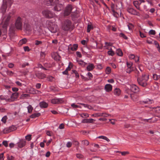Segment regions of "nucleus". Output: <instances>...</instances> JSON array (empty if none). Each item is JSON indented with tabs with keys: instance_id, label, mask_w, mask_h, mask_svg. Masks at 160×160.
I'll return each instance as SVG.
<instances>
[{
	"instance_id": "f257e3e1",
	"label": "nucleus",
	"mask_w": 160,
	"mask_h": 160,
	"mask_svg": "<svg viewBox=\"0 0 160 160\" xmlns=\"http://www.w3.org/2000/svg\"><path fill=\"white\" fill-rule=\"evenodd\" d=\"M42 19L38 16H36L34 19V20L36 22L34 27V33L37 35H40L42 33V30L41 28L42 25L43 24Z\"/></svg>"
},
{
	"instance_id": "f03ea898",
	"label": "nucleus",
	"mask_w": 160,
	"mask_h": 160,
	"mask_svg": "<svg viewBox=\"0 0 160 160\" xmlns=\"http://www.w3.org/2000/svg\"><path fill=\"white\" fill-rule=\"evenodd\" d=\"M58 0H46V4L48 6L55 5L54 10L58 11H60L63 8L62 5L58 3Z\"/></svg>"
},
{
	"instance_id": "7ed1b4c3",
	"label": "nucleus",
	"mask_w": 160,
	"mask_h": 160,
	"mask_svg": "<svg viewBox=\"0 0 160 160\" xmlns=\"http://www.w3.org/2000/svg\"><path fill=\"white\" fill-rule=\"evenodd\" d=\"M148 79V76L145 74H142L141 78L138 77L137 81L140 85L143 87H145L147 85V81Z\"/></svg>"
},
{
	"instance_id": "20e7f679",
	"label": "nucleus",
	"mask_w": 160,
	"mask_h": 160,
	"mask_svg": "<svg viewBox=\"0 0 160 160\" xmlns=\"http://www.w3.org/2000/svg\"><path fill=\"white\" fill-rule=\"evenodd\" d=\"M71 25V21L68 19H66L62 23V29L64 31H68L70 29Z\"/></svg>"
},
{
	"instance_id": "39448f33",
	"label": "nucleus",
	"mask_w": 160,
	"mask_h": 160,
	"mask_svg": "<svg viewBox=\"0 0 160 160\" xmlns=\"http://www.w3.org/2000/svg\"><path fill=\"white\" fill-rule=\"evenodd\" d=\"M22 20L21 17H18L16 19L14 23L15 28L18 30H21L22 28Z\"/></svg>"
},
{
	"instance_id": "423d86ee",
	"label": "nucleus",
	"mask_w": 160,
	"mask_h": 160,
	"mask_svg": "<svg viewBox=\"0 0 160 160\" xmlns=\"http://www.w3.org/2000/svg\"><path fill=\"white\" fill-rule=\"evenodd\" d=\"M42 14L43 16L48 18H52L55 16V14L54 13L48 10H45L43 11Z\"/></svg>"
},
{
	"instance_id": "0eeeda50",
	"label": "nucleus",
	"mask_w": 160,
	"mask_h": 160,
	"mask_svg": "<svg viewBox=\"0 0 160 160\" xmlns=\"http://www.w3.org/2000/svg\"><path fill=\"white\" fill-rule=\"evenodd\" d=\"M72 6L71 5L68 4L65 8L64 12V15L65 16L69 15L71 13L72 9Z\"/></svg>"
},
{
	"instance_id": "6e6552de",
	"label": "nucleus",
	"mask_w": 160,
	"mask_h": 160,
	"mask_svg": "<svg viewBox=\"0 0 160 160\" xmlns=\"http://www.w3.org/2000/svg\"><path fill=\"white\" fill-rule=\"evenodd\" d=\"M127 11L129 13L131 14L139 16L140 14L139 13L137 12L136 10L134 9L133 8L129 7L127 8Z\"/></svg>"
},
{
	"instance_id": "1a4fd4ad",
	"label": "nucleus",
	"mask_w": 160,
	"mask_h": 160,
	"mask_svg": "<svg viewBox=\"0 0 160 160\" xmlns=\"http://www.w3.org/2000/svg\"><path fill=\"white\" fill-rule=\"evenodd\" d=\"M126 64L128 68L126 69V71L127 73H130L134 70V68L132 66V62H127Z\"/></svg>"
},
{
	"instance_id": "9d476101",
	"label": "nucleus",
	"mask_w": 160,
	"mask_h": 160,
	"mask_svg": "<svg viewBox=\"0 0 160 160\" xmlns=\"http://www.w3.org/2000/svg\"><path fill=\"white\" fill-rule=\"evenodd\" d=\"M18 96V93L14 92L13 93L11 97H9V102L15 101L17 98Z\"/></svg>"
},
{
	"instance_id": "9b49d317",
	"label": "nucleus",
	"mask_w": 160,
	"mask_h": 160,
	"mask_svg": "<svg viewBox=\"0 0 160 160\" xmlns=\"http://www.w3.org/2000/svg\"><path fill=\"white\" fill-rule=\"evenodd\" d=\"M63 102V100L62 98H53L51 100V103L53 104H59Z\"/></svg>"
},
{
	"instance_id": "f8f14e48",
	"label": "nucleus",
	"mask_w": 160,
	"mask_h": 160,
	"mask_svg": "<svg viewBox=\"0 0 160 160\" xmlns=\"http://www.w3.org/2000/svg\"><path fill=\"white\" fill-rule=\"evenodd\" d=\"M17 144L18 147L21 148L25 146L26 144V141L24 140L21 139Z\"/></svg>"
},
{
	"instance_id": "ddd939ff",
	"label": "nucleus",
	"mask_w": 160,
	"mask_h": 160,
	"mask_svg": "<svg viewBox=\"0 0 160 160\" xmlns=\"http://www.w3.org/2000/svg\"><path fill=\"white\" fill-rule=\"evenodd\" d=\"M50 29L52 32H56L58 30V26L55 24H53L50 28Z\"/></svg>"
},
{
	"instance_id": "4468645a",
	"label": "nucleus",
	"mask_w": 160,
	"mask_h": 160,
	"mask_svg": "<svg viewBox=\"0 0 160 160\" xmlns=\"http://www.w3.org/2000/svg\"><path fill=\"white\" fill-rule=\"evenodd\" d=\"M131 90L134 92H137L139 91V88L135 85L132 84L131 86Z\"/></svg>"
},
{
	"instance_id": "2eb2a0df",
	"label": "nucleus",
	"mask_w": 160,
	"mask_h": 160,
	"mask_svg": "<svg viewBox=\"0 0 160 160\" xmlns=\"http://www.w3.org/2000/svg\"><path fill=\"white\" fill-rule=\"evenodd\" d=\"M104 89L107 92H109L112 90V86L109 84H106L104 87Z\"/></svg>"
},
{
	"instance_id": "dca6fc26",
	"label": "nucleus",
	"mask_w": 160,
	"mask_h": 160,
	"mask_svg": "<svg viewBox=\"0 0 160 160\" xmlns=\"http://www.w3.org/2000/svg\"><path fill=\"white\" fill-rule=\"evenodd\" d=\"M133 4L137 9L140 11H141V9L140 7V5L141 4V2H139L138 1H133Z\"/></svg>"
},
{
	"instance_id": "f3484780",
	"label": "nucleus",
	"mask_w": 160,
	"mask_h": 160,
	"mask_svg": "<svg viewBox=\"0 0 160 160\" xmlns=\"http://www.w3.org/2000/svg\"><path fill=\"white\" fill-rule=\"evenodd\" d=\"M0 99L1 100H4L7 102H9V96L8 95H0Z\"/></svg>"
},
{
	"instance_id": "a211bd4d",
	"label": "nucleus",
	"mask_w": 160,
	"mask_h": 160,
	"mask_svg": "<svg viewBox=\"0 0 160 160\" xmlns=\"http://www.w3.org/2000/svg\"><path fill=\"white\" fill-rule=\"evenodd\" d=\"M95 120L92 118L84 119L82 120V122L83 123H92Z\"/></svg>"
},
{
	"instance_id": "6ab92c4d",
	"label": "nucleus",
	"mask_w": 160,
	"mask_h": 160,
	"mask_svg": "<svg viewBox=\"0 0 160 160\" xmlns=\"http://www.w3.org/2000/svg\"><path fill=\"white\" fill-rule=\"evenodd\" d=\"M36 75L38 78L42 79L46 77V75L42 73H36Z\"/></svg>"
},
{
	"instance_id": "aec40b11",
	"label": "nucleus",
	"mask_w": 160,
	"mask_h": 160,
	"mask_svg": "<svg viewBox=\"0 0 160 160\" xmlns=\"http://www.w3.org/2000/svg\"><path fill=\"white\" fill-rule=\"evenodd\" d=\"M78 47V45L77 44H74L72 46L71 45L68 47V49H71V50L73 51L76 50Z\"/></svg>"
},
{
	"instance_id": "412c9836",
	"label": "nucleus",
	"mask_w": 160,
	"mask_h": 160,
	"mask_svg": "<svg viewBox=\"0 0 160 160\" xmlns=\"http://www.w3.org/2000/svg\"><path fill=\"white\" fill-rule=\"evenodd\" d=\"M94 68V66L93 64L92 63H89V65L87 66V69L88 71H91Z\"/></svg>"
},
{
	"instance_id": "4be33fe9",
	"label": "nucleus",
	"mask_w": 160,
	"mask_h": 160,
	"mask_svg": "<svg viewBox=\"0 0 160 160\" xmlns=\"http://www.w3.org/2000/svg\"><path fill=\"white\" fill-rule=\"evenodd\" d=\"M121 92V90L119 88H116L114 90V93L115 95L118 96L120 95Z\"/></svg>"
},
{
	"instance_id": "5701e85b",
	"label": "nucleus",
	"mask_w": 160,
	"mask_h": 160,
	"mask_svg": "<svg viewBox=\"0 0 160 160\" xmlns=\"http://www.w3.org/2000/svg\"><path fill=\"white\" fill-rule=\"evenodd\" d=\"M40 106L42 108H46L48 106V104L45 102H42L39 103Z\"/></svg>"
},
{
	"instance_id": "b1692460",
	"label": "nucleus",
	"mask_w": 160,
	"mask_h": 160,
	"mask_svg": "<svg viewBox=\"0 0 160 160\" xmlns=\"http://www.w3.org/2000/svg\"><path fill=\"white\" fill-rule=\"evenodd\" d=\"M143 102L145 104H150L152 103L153 102V101L152 100L148 99L146 100L143 101Z\"/></svg>"
},
{
	"instance_id": "393cba45",
	"label": "nucleus",
	"mask_w": 160,
	"mask_h": 160,
	"mask_svg": "<svg viewBox=\"0 0 160 160\" xmlns=\"http://www.w3.org/2000/svg\"><path fill=\"white\" fill-rule=\"evenodd\" d=\"M41 115L40 113H35L32 114L30 116V117L32 118H34L36 117H38Z\"/></svg>"
},
{
	"instance_id": "a878e982",
	"label": "nucleus",
	"mask_w": 160,
	"mask_h": 160,
	"mask_svg": "<svg viewBox=\"0 0 160 160\" xmlns=\"http://www.w3.org/2000/svg\"><path fill=\"white\" fill-rule=\"evenodd\" d=\"M27 42V40L26 38H23L19 41L18 43V45L20 46H21L22 44H25Z\"/></svg>"
},
{
	"instance_id": "bb28decb",
	"label": "nucleus",
	"mask_w": 160,
	"mask_h": 160,
	"mask_svg": "<svg viewBox=\"0 0 160 160\" xmlns=\"http://www.w3.org/2000/svg\"><path fill=\"white\" fill-rule=\"evenodd\" d=\"M106 48L110 50L108 52V55H111V56H113L114 55V52L112 50V48L109 49L108 48Z\"/></svg>"
},
{
	"instance_id": "cd10ccee",
	"label": "nucleus",
	"mask_w": 160,
	"mask_h": 160,
	"mask_svg": "<svg viewBox=\"0 0 160 160\" xmlns=\"http://www.w3.org/2000/svg\"><path fill=\"white\" fill-rule=\"evenodd\" d=\"M93 29V26L91 24H88V25L87 32H89L90 30Z\"/></svg>"
},
{
	"instance_id": "c85d7f7f",
	"label": "nucleus",
	"mask_w": 160,
	"mask_h": 160,
	"mask_svg": "<svg viewBox=\"0 0 160 160\" xmlns=\"http://www.w3.org/2000/svg\"><path fill=\"white\" fill-rule=\"evenodd\" d=\"M79 104L82 105L85 108H87L89 109H93V108L91 106L89 105L88 104H86L82 103H80Z\"/></svg>"
},
{
	"instance_id": "c756f323",
	"label": "nucleus",
	"mask_w": 160,
	"mask_h": 160,
	"mask_svg": "<svg viewBox=\"0 0 160 160\" xmlns=\"http://www.w3.org/2000/svg\"><path fill=\"white\" fill-rule=\"evenodd\" d=\"M29 97H30L29 94H22L20 96V98L21 99H24Z\"/></svg>"
},
{
	"instance_id": "7c9ffc66",
	"label": "nucleus",
	"mask_w": 160,
	"mask_h": 160,
	"mask_svg": "<svg viewBox=\"0 0 160 160\" xmlns=\"http://www.w3.org/2000/svg\"><path fill=\"white\" fill-rule=\"evenodd\" d=\"M25 29L28 32H30L32 30V28H31L30 25L29 24L26 25V27L25 28Z\"/></svg>"
},
{
	"instance_id": "2f4dec72",
	"label": "nucleus",
	"mask_w": 160,
	"mask_h": 160,
	"mask_svg": "<svg viewBox=\"0 0 160 160\" xmlns=\"http://www.w3.org/2000/svg\"><path fill=\"white\" fill-rule=\"evenodd\" d=\"M77 61L78 63L79 64L81 65L82 66H85L87 64L86 63L82 61L78 60Z\"/></svg>"
},
{
	"instance_id": "473e14b6",
	"label": "nucleus",
	"mask_w": 160,
	"mask_h": 160,
	"mask_svg": "<svg viewBox=\"0 0 160 160\" xmlns=\"http://www.w3.org/2000/svg\"><path fill=\"white\" fill-rule=\"evenodd\" d=\"M71 70V68L69 66L65 70L62 72V73L63 74L67 75L68 73V72L69 71H70Z\"/></svg>"
},
{
	"instance_id": "72a5a7b5",
	"label": "nucleus",
	"mask_w": 160,
	"mask_h": 160,
	"mask_svg": "<svg viewBox=\"0 0 160 160\" xmlns=\"http://www.w3.org/2000/svg\"><path fill=\"white\" fill-rule=\"evenodd\" d=\"M116 53L118 55L120 56H121L123 55V53L121 50L120 49H117Z\"/></svg>"
},
{
	"instance_id": "f704fd0d",
	"label": "nucleus",
	"mask_w": 160,
	"mask_h": 160,
	"mask_svg": "<svg viewBox=\"0 0 160 160\" xmlns=\"http://www.w3.org/2000/svg\"><path fill=\"white\" fill-rule=\"evenodd\" d=\"M98 138L106 140L107 142H109L110 141L109 139L106 136H99L98 137Z\"/></svg>"
},
{
	"instance_id": "c9c22d12",
	"label": "nucleus",
	"mask_w": 160,
	"mask_h": 160,
	"mask_svg": "<svg viewBox=\"0 0 160 160\" xmlns=\"http://www.w3.org/2000/svg\"><path fill=\"white\" fill-rule=\"evenodd\" d=\"M27 108L28 110V112L29 113H31L33 109V108L32 106L31 105H29L28 106V107Z\"/></svg>"
},
{
	"instance_id": "e433bc0d",
	"label": "nucleus",
	"mask_w": 160,
	"mask_h": 160,
	"mask_svg": "<svg viewBox=\"0 0 160 160\" xmlns=\"http://www.w3.org/2000/svg\"><path fill=\"white\" fill-rule=\"evenodd\" d=\"M3 132L4 133L6 134L11 132L9 128H7L3 129Z\"/></svg>"
},
{
	"instance_id": "4c0bfd02",
	"label": "nucleus",
	"mask_w": 160,
	"mask_h": 160,
	"mask_svg": "<svg viewBox=\"0 0 160 160\" xmlns=\"http://www.w3.org/2000/svg\"><path fill=\"white\" fill-rule=\"evenodd\" d=\"M42 44V42L40 41L35 40L34 42V44L36 46L41 45Z\"/></svg>"
},
{
	"instance_id": "58836bf2",
	"label": "nucleus",
	"mask_w": 160,
	"mask_h": 160,
	"mask_svg": "<svg viewBox=\"0 0 160 160\" xmlns=\"http://www.w3.org/2000/svg\"><path fill=\"white\" fill-rule=\"evenodd\" d=\"M9 128L11 132L17 129L16 127L14 125H12L11 126L9 127Z\"/></svg>"
},
{
	"instance_id": "ea45409f",
	"label": "nucleus",
	"mask_w": 160,
	"mask_h": 160,
	"mask_svg": "<svg viewBox=\"0 0 160 160\" xmlns=\"http://www.w3.org/2000/svg\"><path fill=\"white\" fill-rule=\"evenodd\" d=\"M130 96L132 99L133 100V101H137V96L136 95H134V94H131Z\"/></svg>"
},
{
	"instance_id": "a19ab883",
	"label": "nucleus",
	"mask_w": 160,
	"mask_h": 160,
	"mask_svg": "<svg viewBox=\"0 0 160 160\" xmlns=\"http://www.w3.org/2000/svg\"><path fill=\"white\" fill-rule=\"evenodd\" d=\"M82 143L84 145L88 146L89 143V142L86 140L82 141Z\"/></svg>"
},
{
	"instance_id": "79ce46f5",
	"label": "nucleus",
	"mask_w": 160,
	"mask_h": 160,
	"mask_svg": "<svg viewBox=\"0 0 160 160\" xmlns=\"http://www.w3.org/2000/svg\"><path fill=\"white\" fill-rule=\"evenodd\" d=\"M160 78V75H158L156 74L153 75V78L155 80H158Z\"/></svg>"
},
{
	"instance_id": "37998d69",
	"label": "nucleus",
	"mask_w": 160,
	"mask_h": 160,
	"mask_svg": "<svg viewBox=\"0 0 160 160\" xmlns=\"http://www.w3.org/2000/svg\"><path fill=\"white\" fill-rule=\"evenodd\" d=\"M153 109H154V110L156 112L158 113L160 112V107H154L153 108Z\"/></svg>"
},
{
	"instance_id": "c03bdc74",
	"label": "nucleus",
	"mask_w": 160,
	"mask_h": 160,
	"mask_svg": "<svg viewBox=\"0 0 160 160\" xmlns=\"http://www.w3.org/2000/svg\"><path fill=\"white\" fill-rule=\"evenodd\" d=\"M81 116L83 118L89 117V115L87 113H83L81 114Z\"/></svg>"
},
{
	"instance_id": "a18cd8bd",
	"label": "nucleus",
	"mask_w": 160,
	"mask_h": 160,
	"mask_svg": "<svg viewBox=\"0 0 160 160\" xmlns=\"http://www.w3.org/2000/svg\"><path fill=\"white\" fill-rule=\"evenodd\" d=\"M103 113H96L92 115V116L94 117H100L102 116L103 114Z\"/></svg>"
},
{
	"instance_id": "49530a36",
	"label": "nucleus",
	"mask_w": 160,
	"mask_h": 160,
	"mask_svg": "<svg viewBox=\"0 0 160 160\" xmlns=\"http://www.w3.org/2000/svg\"><path fill=\"white\" fill-rule=\"evenodd\" d=\"M71 106L73 108H81V107L75 104L74 103H72L71 105Z\"/></svg>"
},
{
	"instance_id": "de8ad7c7",
	"label": "nucleus",
	"mask_w": 160,
	"mask_h": 160,
	"mask_svg": "<svg viewBox=\"0 0 160 160\" xmlns=\"http://www.w3.org/2000/svg\"><path fill=\"white\" fill-rule=\"evenodd\" d=\"M112 12H113V14L115 17L118 18L119 16V14L118 13L115 12V10H113V11Z\"/></svg>"
},
{
	"instance_id": "09e8293b",
	"label": "nucleus",
	"mask_w": 160,
	"mask_h": 160,
	"mask_svg": "<svg viewBox=\"0 0 160 160\" xmlns=\"http://www.w3.org/2000/svg\"><path fill=\"white\" fill-rule=\"evenodd\" d=\"M7 160H14V158L12 156L10 157L9 155H8L7 156Z\"/></svg>"
},
{
	"instance_id": "8fccbe9b",
	"label": "nucleus",
	"mask_w": 160,
	"mask_h": 160,
	"mask_svg": "<svg viewBox=\"0 0 160 160\" xmlns=\"http://www.w3.org/2000/svg\"><path fill=\"white\" fill-rule=\"evenodd\" d=\"M119 36L123 38H124V39H128L127 37L123 33H120L119 34Z\"/></svg>"
},
{
	"instance_id": "3c124183",
	"label": "nucleus",
	"mask_w": 160,
	"mask_h": 160,
	"mask_svg": "<svg viewBox=\"0 0 160 160\" xmlns=\"http://www.w3.org/2000/svg\"><path fill=\"white\" fill-rule=\"evenodd\" d=\"M106 72L107 74H109L111 72V68L109 67H108L106 69Z\"/></svg>"
},
{
	"instance_id": "603ef678",
	"label": "nucleus",
	"mask_w": 160,
	"mask_h": 160,
	"mask_svg": "<svg viewBox=\"0 0 160 160\" xmlns=\"http://www.w3.org/2000/svg\"><path fill=\"white\" fill-rule=\"evenodd\" d=\"M73 73H74L75 75L76 78H78L79 77V74L75 70H73L72 71Z\"/></svg>"
},
{
	"instance_id": "864d4df0",
	"label": "nucleus",
	"mask_w": 160,
	"mask_h": 160,
	"mask_svg": "<svg viewBox=\"0 0 160 160\" xmlns=\"http://www.w3.org/2000/svg\"><path fill=\"white\" fill-rule=\"evenodd\" d=\"M7 119V116H5L3 117L1 120V121L4 123H5Z\"/></svg>"
},
{
	"instance_id": "5fc2aeb1",
	"label": "nucleus",
	"mask_w": 160,
	"mask_h": 160,
	"mask_svg": "<svg viewBox=\"0 0 160 160\" xmlns=\"http://www.w3.org/2000/svg\"><path fill=\"white\" fill-rule=\"evenodd\" d=\"M26 139L28 141H29L31 140V135H28L25 137Z\"/></svg>"
},
{
	"instance_id": "6e6d98bb",
	"label": "nucleus",
	"mask_w": 160,
	"mask_h": 160,
	"mask_svg": "<svg viewBox=\"0 0 160 160\" xmlns=\"http://www.w3.org/2000/svg\"><path fill=\"white\" fill-rule=\"evenodd\" d=\"M76 156L79 159H81L83 157V155L82 154H77Z\"/></svg>"
},
{
	"instance_id": "4d7b16f0",
	"label": "nucleus",
	"mask_w": 160,
	"mask_h": 160,
	"mask_svg": "<svg viewBox=\"0 0 160 160\" xmlns=\"http://www.w3.org/2000/svg\"><path fill=\"white\" fill-rule=\"evenodd\" d=\"M119 152L123 156H125L126 154H128L129 153V152Z\"/></svg>"
},
{
	"instance_id": "13d9d810",
	"label": "nucleus",
	"mask_w": 160,
	"mask_h": 160,
	"mask_svg": "<svg viewBox=\"0 0 160 160\" xmlns=\"http://www.w3.org/2000/svg\"><path fill=\"white\" fill-rule=\"evenodd\" d=\"M149 34L152 35H155V31L154 30H151L149 32Z\"/></svg>"
},
{
	"instance_id": "bf43d9fd",
	"label": "nucleus",
	"mask_w": 160,
	"mask_h": 160,
	"mask_svg": "<svg viewBox=\"0 0 160 160\" xmlns=\"http://www.w3.org/2000/svg\"><path fill=\"white\" fill-rule=\"evenodd\" d=\"M79 143V142L77 141H74L73 142V144L77 146H78Z\"/></svg>"
},
{
	"instance_id": "052dcab7",
	"label": "nucleus",
	"mask_w": 160,
	"mask_h": 160,
	"mask_svg": "<svg viewBox=\"0 0 160 160\" xmlns=\"http://www.w3.org/2000/svg\"><path fill=\"white\" fill-rule=\"evenodd\" d=\"M72 143L71 142H68L66 144V146L68 148H70L71 147Z\"/></svg>"
},
{
	"instance_id": "680f3d73",
	"label": "nucleus",
	"mask_w": 160,
	"mask_h": 160,
	"mask_svg": "<svg viewBox=\"0 0 160 160\" xmlns=\"http://www.w3.org/2000/svg\"><path fill=\"white\" fill-rule=\"evenodd\" d=\"M53 78L51 76H49L47 77V79L49 81H53Z\"/></svg>"
},
{
	"instance_id": "e2e57ef3",
	"label": "nucleus",
	"mask_w": 160,
	"mask_h": 160,
	"mask_svg": "<svg viewBox=\"0 0 160 160\" xmlns=\"http://www.w3.org/2000/svg\"><path fill=\"white\" fill-rule=\"evenodd\" d=\"M129 57L131 59H134L135 58L136 56L134 54H131L129 55Z\"/></svg>"
},
{
	"instance_id": "0e129e2a",
	"label": "nucleus",
	"mask_w": 160,
	"mask_h": 160,
	"mask_svg": "<svg viewBox=\"0 0 160 160\" xmlns=\"http://www.w3.org/2000/svg\"><path fill=\"white\" fill-rule=\"evenodd\" d=\"M2 144L6 147L8 146V143L7 141H4L2 142Z\"/></svg>"
},
{
	"instance_id": "69168bd1",
	"label": "nucleus",
	"mask_w": 160,
	"mask_h": 160,
	"mask_svg": "<svg viewBox=\"0 0 160 160\" xmlns=\"http://www.w3.org/2000/svg\"><path fill=\"white\" fill-rule=\"evenodd\" d=\"M7 74L8 75L12 76L13 74V72L11 71H8L7 72Z\"/></svg>"
},
{
	"instance_id": "338daca9",
	"label": "nucleus",
	"mask_w": 160,
	"mask_h": 160,
	"mask_svg": "<svg viewBox=\"0 0 160 160\" xmlns=\"http://www.w3.org/2000/svg\"><path fill=\"white\" fill-rule=\"evenodd\" d=\"M24 49L25 51H29L30 49L28 46H25L24 47Z\"/></svg>"
},
{
	"instance_id": "774afa93",
	"label": "nucleus",
	"mask_w": 160,
	"mask_h": 160,
	"mask_svg": "<svg viewBox=\"0 0 160 160\" xmlns=\"http://www.w3.org/2000/svg\"><path fill=\"white\" fill-rule=\"evenodd\" d=\"M29 65V63L28 62H25L22 65V67L24 68L27 66H28Z\"/></svg>"
}]
</instances>
